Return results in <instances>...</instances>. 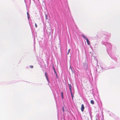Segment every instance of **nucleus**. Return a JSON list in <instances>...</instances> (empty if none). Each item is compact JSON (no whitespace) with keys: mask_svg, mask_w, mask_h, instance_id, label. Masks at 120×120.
<instances>
[{"mask_svg":"<svg viewBox=\"0 0 120 120\" xmlns=\"http://www.w3.org/2000/svg\"><path fill=\"white\" fill-rule=\"evenodd\" d=\"M84 109V107L83 104H82L81 105V110L82 112H83Z\"/></svg>","mask_w":120,"mask_h":120,"instance_id":"1","label":"nucleus"},{"mask_svg":"<svg viewBox=\"0 0 120 120\" xmlns=\"http://www.w3.org/2000/svg\"><path fill=\"white\" fill-rule=\"evenodd\" d=\"M69 87L70 89V92H72L71 91V86L70 84H68Z\"/></svg>","mask_w":120,"mask_h":120,"instance_id":"2","label":"nucleus"},{"mask_svg":"<svg viewBox=\"0 0 120 120\" xmlns=\"http://www.w3.org/2000/svg\"><path fill=\"white\" fill-rule=\"evenodd\" d=\"M45 76L48 81H49V80L48 78V77L47 75V74L46 72H45Z\"/></svg>","mask_w":120,"mask_h":120,"instance_id":"3","label":"nucleus"},{"mask_svg":"<svg viewBox=\"0 0 120 120\" xmlns=\"http://www.w3.org/2000/svg\"><path fill=\"white\" fill-rule=\"evenodd\" d=\"M82 36L86 40V39H87L86 37L83 34H82Z\"/></svg>","mask_w":120,"mask_h":120,"instance_id":"4","label":"nucleus"},{"mask_svg":"<svg viewBox=\"0 0 120 120\" xmlns=\"http://www.w3.org/2000/svg\"><path fill=\"white\" fill-rule=\"evenodd\" d=\"M86 42H87V43L88 45H90V44L89 42V41L88 39H86Z\"/></svg>","mask_w":120,"mask_h":120,"instance_id":"5","label":"nucleus"},{"mask_svg":"<svg viewBox=\"0 0 120 120\" xmlns=\"http://www.w3.org/2000/svg\"><path fill=\"white\" fill-rule=\"evenodd\" d=\"M90 103L92 104H94V101L93 100H91V101Z\"/></svg>","mask_w":120,"mask_h":120,"instance_id":"6","label":"nucleus"},{"mask_svg":"<svg viewBox=\"0 0 120 120\" xmlns=\"http://www.w3.org/2000/svg\"><path fill=\"white\" fill-rule=\"evenodd\" d=\"M71 92V97H72V99H73V95L72 94V92Z\"/></svg>","mask_w":120,"mask_h":120,"instance_id":"7","label":"nucleus"},{"mask_svg":"<svg viewBox=\"0 0 120 120\" xmlns=\"http://www.w3.org/2000/svg\"><path fill=\"white\" fill-rule=\"evenodd\" d=\"M61 95L62 98H63V92H61Z\"/></svg>","mask_w":120,"mask_h":120,"instance_id":"8","label":"nucleus"},{"mask_svg":"<svg viewBox=\"0 0 120 120\" xmlns=\"http://www.w3.org/2000/svg\"><path fill=\"white\" fill-rule=\"evenodd\" d=\"M30 67L31 68H33V66L32 65H30Z\"/></svg>","mask_w":120,"mask_h":120,"instance_id":"9","label":"nucleus"},{"mask_svg":"<svg viewBox=\"0 0 120 120\" xmlns=\"http://www.w3.org/2000/svg\"><path fill=\"white\" fill-rule=\"evenodd\" d=\"M27 14L28 16V18H29V14L28 13V12H27Z\"/></svg>","mask_w":120,"mask_h":120,"instance_id":"10","label":"nucleus"},{"mask_svg":"<svg viewBox=\"0 0 120 120\" xmlns=\"http://www.w3.org/2000/svg\"><path fill=\"white\" fill-rule=\"evenodd\" d=\"M54 71L55 73V74H56V75H57V73H56V71Z\"/></svg>","mask_w":120,"mask_h":120,"instance_id":"11","label":"nucleus"},{"mask_svg":"<svg viewBox=\"0 0 120 120\" xmlns=\"http://www.w3.org/2000/svg\"><path fill=\"white\" fill-rule=\"evenodd\" d=\"M35 27L36 28H37V25L36 23H35Z\"/></svg>","mask_w":120,"mask_h":120,"instance_id":"12","label":"nucleus"},{"mask_svg":"<svg viewBox=\"0 0 120 120\" xmlns=\"http://www.w3.org/2000/svg\"><path fill=\"white\" fill-rule=\"evenodd\" d=\"M70 49H69L68 50V53H67L68 54L69 53V52H70Z\"/></svg>","mask_w":120,"mask_h":120,"instance_id":"13","label":"nucleus"},{"mask_svg":"<svg viewBox=\"0 0 120 120\" xmlns=\"http://www.w3.org/2000/svg\"><path fill=\"white\" fill-rule=\"evenodd\" d=\"M53 69L54 71H55V68L54 67H53Z\"/></svg>","mask_w":120,"mask_h":120,"instance_id":"14","label":"nucleus"},{"mask_svg":"<svg viewBox=\"0 0 120 120\" xmlns=\"http://www.w3.org/2000/svg\"><path fill=\"white\" fill-rule=\"evenodd\" d=\"M63 111L64 112V107H63Z\"/></svg>","mask_w":120,"mask_h":120,"instance_id":"15","label":"nucleus"}]
</instances>
